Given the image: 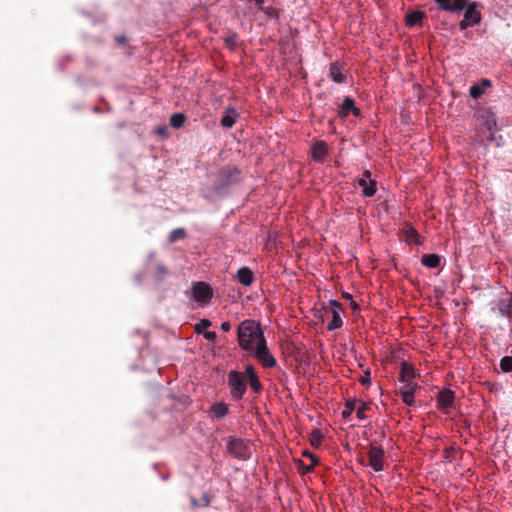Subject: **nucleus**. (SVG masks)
<instances>
[{
  "mask_svg": "<svg viewBox=\"0 0 512 512\" xmlns=\"http://www.w3.org/2000/svg\"><path fill=\"white\" fill-rule=\"evenodd\" d=\"M441 10L460 14L466 9L463 19L459 23L460 30H466L481 22L480 5L477 2H469V0H434Z\"/></svg>",
  "mask_w": 512,
  "mask_h": 512,
  "instance_id": "1",
  "label": "nucleus"
},
{
  "mask_svg": "<svg viewBox=\"0 0 512 512\" xmlns=\"http://www.w3.org/2000/svg\"><path fill=\"white\" fill-rule=\"evenodd\" d=\"M239 346L248 352H252L256 345L266 340L260 324L254 320L242 321L237 330Z\"/></svg>",
  "mask_w": 512,
  "mask_h": 512,
  "instance_id": "2",
  "label": "nucleus"
},
{
  "mask_svg": "<svg viewBox=\"0 0 512 512\" xmlns=\"http://www.w3.org/2000/svg\"><path fill=\"white\" fill-rule=\"evenodd\" d=\"M241 171L235 166L227 165L218 170L214 188L222 190L240 181Z\"/></svg>",
  "mask_w": 512,
  "mask_h": 512,
  "instance_id": "3",
  "label": "nucleus"
},
{
  "mask_svg": "<svg viewBox=\"0 0 512 512\" xmlns=\"http://www.w3.org/2000/svg\"><path fill=\"white\" fill-rule=\"evenodd\" d=\"M230 394L234 400H241L246 392L247 383L243 373L232 370L228 374Z\"/></svg>",
  "mask_w": 512,
  "mask_h": 512,
  "instance_id": "4",
  "label": "nucleus"
},
{
  "mask_svg": "<svg viewBox=\"0 0 512 512\" xmlns=\"http://www.w3.org/2000/svg\"><path fill=\"white\" fill-rule=\"evenodd\" d=\"M227 450L233 457L242 460L248 459L251 455L249 445L241 438L229 437Z\"/></svg>",
  "mask_w": 512,
  "mask_h": 512,
  "instance_id": "5",
  "label": "nucleus"
},
{
  "mask_svg": "<svg viewBox=\"0 0 512 512\" xmlns=\"http://www.w3.org/2000/svg\"><path fill=\"white\" fill-rule=\"evenodd\" d=\"M253 352V356L261 363L265 368H273L276 366V359L270 353L266 340H263L259 345H256Z\"/></svg>",
  "mask_w": 512,
  "mask_h": 512,
  "instance_id": "6",
  "label": "nucleus"
},
{
  "mask_svg": "<svg viewBox=\"0 0 512 512\" xmlns=\"http://www.w3.org/2000/svg\"><path fill=\"white\" fill-rule=\"evenodd\" d=\"M384 456L385 452L381 446L370 445L367 453L368 463L375 472L384 470Z\"/></svg>",
  "mask_w": 512,
  "mask_h": 512,
  "instance_id": "7",
  "label": "nucleus"
},
{
  "mask_svg": "<svg viewBox=\"0 0 512 512\" xmlns=\"http://www.w3.org/2000/svg\"><path fill=\"white\" fill-rule=\"evenodd\" d=\"M416 370L413 365L406 361L401 362L399 380L403 383L401 389H405L408 385L413 389H417L418 385L414 382Z\"/></svg>",
  "mask_w": 512,
  "mask_h": 512,
  "instance_id": "8",
  "label": "nucleus"
},
{
  "mask_svg": "<svg viewBox=\"0 0 512 512\" xmlns=\"http://www.w3.org/2000/svg\"><path fill=\"white\" fill-rule=\"evenodd\" d=\"M329 305L331 308L332 320L327 324V330L333 331L341 328L343 325L341 313L344 312V308L343 305L336 300H330Z\"/></svg>",
  "mask_w": 512,
  "mask_h": 512,
  "instance_id": "9",
  "label": "nucleus"
},
{
  "mask_svg": "<svg viewBox=\"0 0 512 512\" xmlns=\"http://www.w3.org/2000/svg\"><path fill=\"white\" fill-rule=\"evenodd\" d=\"M193 297L197 302H209L213 296L211 287L204 282H197L193 285Z\"/></svg>",
  "mask_w": 512,
  "mask_h": 512,
  "instance_id": "10",
  "label": "nucleus"
},
{
  "mask_svg": "<svg viewBox=\"0 0 512 512\" xmlns=\"http://www.w3.org/2000/svg\"><path fill=\"white\" fill-rule=\"evenodd\" d=\"M328 153V145L325 141H316L311 147V156L315 162L322 163Z\"/></svg>",
  "mask_w": 512,
  "mask_h": 512,
  "instance_id": "11",
  "label": "nucleus"
},
{
  "mask_svg": "<svg viewBox=\"0 0 512 512\" xmlns=\"http://www.w3.org/2000/svg\"><path fill=\"white\" fill-rule=\"evenodd\" d=\"M497 309L501 316L512 317V295L502 294L496 302Z\"/></svg>",
  "mask_w": 512,
  "mask_h": 512,
  "instance_id": "12",
  "label": "nucleus"
},
{
  "mask_svg": "<svg viewBox=\"0 0 512 512\" xmlns=\"http://www.w3.org/2000/svg\"><path fill=\"white\" fill-rule=\"evenodd\" d=\"M349 113H352L354 116L358 117L361 114V111L359 108L355 106V101L351 97H345L343 99V102L340 106V110L338 112V115L341 118H345L348 116Z\"/></svg>",
  "mask_w": 512,
  "mask_h": 512,
  "instance_id": "13",
  "label": "nucleus"
},
{
  "mask_svg": "<svg viewBox=\"0 0 512 512\" xmlns=\"http://www.w3.org/2000/svg\"><path fill=\"white\" fill-rule=\"evenodd\" d=\"M455 399L454 392L450 389H444L439 392L437 403L438 408L442 410H448L453 406Z\"/></svg>",
  "mask_w": 512,
  "mask_h": 512,
  "instance_id": "14",
  "label": "nucleus"
},
{
  "mask_svg": "<svg viewBox=\"0 0 512 512\" xmlns=\"http://www.w3.org/2000/svg\"><path fill=\"white\" fill-rule=\"evenodd\" d=\"M239 117L238 112L236 109L232 107H228L224 111V115L221 119V125L224 128H231L236 123L237 118Z\"/></svg>",
  "mask_w": 512,
  "mask_h": 512,
  "instance_id": "15",
  "label": "nucleus"
},
{
  "mask_svg": "<svg viewBox=\"0 0 512 512\" xmlns=\"http://www.w3.org/2000/svg\"><path fill=\"white\" fill-rule=\"evenodd\" d=\"M358 185L362 188V194L365 197H372L376 193V181L366 178H360L358 180Z\"/></svg>",
  "mask_w": 512,
  "mask_h": 512,
  "instance_id": "16",
  "label": "nucleus"
},
{
  "mask_svg": "<svg viewBox=\"0 0 512 512\" xmlns=\"http://www.w3.org/2000/svg\"><path fill=\"white\" fill-rule=\"evenodd\" d=\"M237 280L244 286H250L254 281V274L248 267H241L237 272Z\"/></svg>",
  "mask_w": 512,
  "mask_h": 512,
  "instance_id": "17",
  "label": "nucleus"
},
{
  "mask_svg": "<svg viewBox=\"0 0 512 512\" xmlns=\"http://www.w3.org/2000/svg\"><path fill=\"white\" fill-rule=\"evenodd\" d=\"M440 262L441 257L438 254H425L421 258V263L428 268H437Z\"/></svg>",
  "mask_w": 512,
  "mask_h": 512,
  "instance_id": "18",
  "label": "nucleus"
},
{
  "mask_svg": "<svg viewBox=\"0 0 512 512\" xmlns=\"http://www.w3.org/2000/svg\"><path fill=\"white\" fill-rule=\"evenodd\" d=\"M425 17V13L419 10L412 11L406 15V25L407 26H415L421 23L422 19Z\"/></svg>",
  "mask_w": 512,
  "mask_h": 512,
  "instance_id": "19",
  "label": "nucleus"
},
{
  "mask_svg": "<svg viewBox=\"0 0 512 512\" xmlns=\"http://www.w3.org/2000/svg\"><path fill=\"white\" fill-rule=\"evenodd\" d=\"M416 389H413L412 386H407L405 389H400L399 393L401 395L402 401L408 405L412 406L415 403L414 393Z\"/></svg>",
  "mask_w": 512,
  "mask_h": 512,
  "instance_id": "20",
  "label": "nucleus"
},
{
  "mask_svg": "<svg viewBox=\"0 0 512 512\" xmlns=\"http://www.w3.org/2000/svg\"><path fill=\"white\" fill-rule=\"evenodd\" d=\"M329 76L336 83L345 82V76L337 63H331L329 68Z\"/></svg>",
  "mask_w": 512,
  "mask_h": 512,
  "instance_id": "21",
  "label": "nucleus"
},
{
  "mask_svg": "<svg viewBox=\"0 0 512 512\" xmlns=\"http://www.w3.org/2000/svg\"><path fill=\"white\" fill-rule=\"evenodd\" d=\"M211 412L217 418H223L228 414V406L223 402L215 403L211 406Z\"/></svg>",
  "mask_w": 512,
  "mask_h": 512,
  "instance_id": "22",
  "label": "nucleus"
},
{
  "mask_svg": "<svg viewBox=\"0 0 512 512\" xmlns=\"http://www.w3.org/2000/svg\"><path fill=\"white\" fill-rule=\"evenodd\" d=\"M185 120L186 117L182 113H175L171 115L169 123L173 128L178 129L183 126Z\"/></svg>",
  "mask_w": 512,
  "mask_h": 512,
  "instance_id": "23",
  "label": "nucleus"
},
{
  "mask_svg": "<svg viewBox=\"0 0 512 512\" xmlns=\"http://www.w3.org/2000/svg\"><path fill=\"white\" fill-rule=\"evenodd\" d=\"M186 236V231L183 228H177L171 231L169 235V240L171 243L176 242L178 240L184 239Z\"/></svg>",
  "mask_w": 512,
  "mask_h": 512,
  "instance_id": "24",
  "label": "nucleus"
},
{
  "mask_svg": "<svg viewBox=\"0 0 512 512\" xmlns=\"http://www.w3.org/2000/svg\"><path fill=\"white\" fill-rule=\"evenodd\" d=\"M322 442V434L319 430L314 429L310 433V443L314 447H318L321 445Z\"/></svg>",
  "mask_w": 512,
  "mask_h": 512,
  "instance_id": "25",
  "label": "nucleus"
},
{
  "mask_svg": "<svg viewBox=\"0 0 512 512\" xmlns=\"http://www.w3.org/2000/svg\"><path fill=\"white\" fill-rule=\"evenodd\" d=\"M247 380H248L249 385H250V387H251L253 392L259 393V392L262 391L263 386H262V384H261V382H260V380H259L257 375L254 376V377H251V378H249Z\"/></svg>",
  "mask_w": 512,
  "mask_h": 512,
  "instance_id": "26",
  "label": "nucleus"
},
{
  "mask_svg": "<svg viewBox=\"0 0 512 512\" xmlns=\"http://www.w3.org/2000/svg\"><path fill=\"white\" fill-rule=\"evenodd\" d=\"M500 368L503 372L512 371V356H505L500 360Z\"/></svg>",
  "mask_w": 512,
  "mask_h": 512,
  "instance_id": "27",
  "label": "nucleus"
},
{
  "mask_svg": "<svg viewBox=\"0 0 512 512\" xmlns=\"http://www.w3.org/2000/svg\"><path fill=\"white\" fill-rule=\"evenodd\" d=\"M484 91L482 85L476 84L470 87L469 94L473 99H478L484 94Z\"/></svg>",
  "mask_w": 512,
  "mask_h": 512,
  "instance_id": "28",
  "label": "nucleus"
},
{
  "mask_svg": "<svg viewBox=\"0 0 512 512\" xmlns=\"http://www.w3.org/2000/svg\"><path fill=\"white\" fill-rule=\"evenodd\" d=\"M356 400L348 401L345 405L344 410L341 412V415L344 419H347L351 416L352 412L355 410Z\"/></svg>",
  "mask_w": 512,
  "mask_h": 512,
  "instance_id": "29",
  "label": "nucleus"
},
{
  "mask_svg": "<svg viewBox=\"0 0 512 512\" xmlns=\"http://www.w3.org/2000/svg\"><path fill=\"white\" fill-rule=\"evenodd\" d=\"M211 321L209 319H201L196 325H195V332L198 334H201L211 326Z\"/></svg>",
  "mask_w": 512,
  "mask_h": 512,
  "instance_id": "30",
  "label": "nucleus"
},
{
  "mask_svg": "<svg viewBox=\"0 0 512 512\" xmlns=\"http://www.w3.org/2000/svg\"><path fill=\"white\" fill-rule=\"evenodd\" d=\"M407 240L409 242H413L414 244H419L418 238L419 233L414 228H409L406 232Z\"/></svg>",
  "mask_w": 512,
  "mask_h": 512,
  "instance_id": "31",
  "label": "nucleus"
},
{
  "mask_svg": "<svg viewBox=\"0 0 512 512\" xmlns=\"http://www.w3.org/2000/svg\"><path fill=\"white\" fill-rule=\"evenodd\" d=\"M369 409V406L367 403L362 402L357 408H356V415L359 419L363 420L366 419L367 416L365 412Z\"/></svg>",
  "mask_w": 512,
  "mask_h": 512,
  "instance_id": "32",
  "label": "nucleus"
},
{
  "mask_svg": "<svg viewBox=\"0 0 512 512\" xmlns=\"http://www.w3.org/2000/svg\"><path fill=\"white\" fill-rule=\"evenodd\" d=\"M315 465H306L302 460L298 461V471L300 474H307L313 471Z\"/></svg>",
  "mask_w": 512,
  "mask_h": 512,
  "instance_id": "33",
  "label": "nucleus"
},
{
  "mask_svg": "<svg viewBox=\"0 0 512 512\" xmlns=\"http://www.w3.org/2000/svg\"><path fill=\"white\" fill-rule=\"evenodd\" d=\"M485 125H486V128L492 133L493 131L496 130V127H497L496 119L494 117H489L486 120ZM490 140L491 141L493 140V135L492 134H491Z\"/></svg>",
  "mask_w": 512,
  "mask_h": 512,
  "instance_id": "34",
  "label": "nucleus"
},
{
  "mask_svg": "<svg viewBox=\"0 0 512 512\" xmlns=\"http://www.w3.org/2000/svg\"><path fill=\"white\" fill-rule=\"evenodd\" d=\"M225 44L230 49L236 48V46L238 45V37H237V35L234 34V35H231V36L225 38Z\"/></svg>",
  "mask_w": 512,
  "mask_h": 512,
  "instance_id": "35",
  "label": "nucleus"
},
{
  "mask_svg": "<svg viewBox=\"0 0 512 512\" xmlns=\"http://www.w3.org/2000/svg\"><path fill=\"white\" fill-rule=\"evenodd\" d=\"M359 381L362 385H370L371 384L370 371L366 370L364 372V374L360 377Z\"/></svg>",
  "mask_w": 512,
  "mask_h": 512,
  "instance_id": "36",
  "label": "nucleus"
},
{
  "mask_svg": "<svg viewBox=\"0 0 512 512\" xmlns=\"http://www.w3.org/2000/svg\"><path fill=\"white\" fill-rule=\"evenodd\" d=\"M243 374L245 376V379L246 378L249 379V378L254 377V376L257 375L256 372H255V369H254V367L252 365H247L245 367V372Z\"/></svg>",
  "mask_w": 512,
  "mask_h": 512,
  "instance_id": "37",
  "label": "nucleus"
},
{
  "mask_svg": "<svg viewBox=\"0 0 512 512\" xmlns=\"http://www.w3.org/2000/svg\"><path fill=\"white\" fill-rule=\"evenodd\" d=\"M455 452H456V449L453 446L445 448V450H444V457H445V459L452 460L453 455H454Z\"/></svg>",
  "mask_w": 512,
  "mask_h": 512,
  "instance_id": "38",
  "label": "nucleus"
},
{
  "mask_svg": "<svg viewBox=\"0 0 512 512\" xmlns=\"http://www.w3.org/2000/svg\"><path fill=\"white\" fill-rule=\"evenodd\" d=\"M303 456L311 459V462L313 465L318 464V457L316 455H314L313 453L309 452L308 450L303 451Z\"/></svg>",
  "mask_w": 512,
  "mask_h": 512,
  "instance_id": "39",
  "label": "nucleus"
},
{
  "mask_svg": "<svg viewBox=\"0 0 512 512\" xmlns=\"http://www.w3.org/2000/svg\"><path fill=\"white\" fill-rule=\"evenodd\" d=\"M204 338L210 342H214L217 338V335L213 331H207L204 333Z\"/></svg>",
  "mask_w": 512,
  "mask_h": 512,
  "instance_id": "40",
  "label": "nucleus"
},
{
  "mask_svg": "<svg viewBox=\"0 0 512 512\" xmlns=\"http://www.w3.org/2000/svg\"><path fill=\"white\" fill-rule=\"evenodd\" d=\"M157 273L160 275V276H164L167 274V269L164 265L162 264H159L157 266Z\"/></svg>",
  "mask_w": 512,
  "mask_h": 512,
  "instance_id": "41",
  "label": "nucleus"
},
{
  "mask_svg": "<svg viewBox=\"0 0 512 512\" xmlns=\"http://www.w3.org/2000/svg\"><path fill=\"white\" fill-rule=\"evenodd\" d=\"M230 329H231V324H230V322L225 321V322H223V323L221 324V330H222L223 332H229V331H230Z\"/></svg>",
  "mask_w": 512,
  "mask_h": 512,
  "instance_id": "42",
  "label": "nucleus"
},
{
  "mask_svg": "<svg viewBox=\"0 0 512 512\" xmlns=\"http://www.w3.org/2000/svg\"><path fill=\"white\" fill-rule=\"evenodd\" d=\"M258 9L263 10L264 0H253Z\"/></svg>",
  "mask_w": 512,
  "mask_h": 512,
  "instance_id": "43",
  "label": "nucleus"
},
{
  "mask_svg": "<svg viewBox=\"0 0 512 512\" xmlns=\"http://www.w3.org/2000/svg\"><path fill=\"white\" fill-rule=\"evenodd\" d=\"M479 85H482V87L485 89L491 85V82L488 79H483Z\"/></svg>",
  "mask_w": 512,
  "mask_h": 512,
  "instance_id": "44",
  "label": "nucleus"
},
{
  "mask_svg": "<svg viewBox=\"0 0 512 512\" xmlns=\"http://www.w3.org/2000/svg\"><path fill=\"white\" fill-rule=\"evenodd\" d=\"M362 178H366L367 180L371 179V172L369 170H365Z\"/></svg>",
  "mask_w": 512,
  "mask_h": 512,
  "instance_id": "45",
  "label": "nucleus"
},
{
  "mask_svg": "<svg viewBox=\"0 0 512 512\" xmlns=\"http://www.w3.org/2000/svg\"><path fill=\"white\" fill-rule=\"evenodd\" d=\"M117 41H118L120 44H124V43H125V41H126V39H125V37H124V36H121V37H118V38H117Z\"/></svg>",
  "mask_w": 512,
  "mask_h": 512,
  "instance_id": "46",
  "label": "nucleus"
},
{
  "mask_svg": "<svg viewBox=\"0 0 512 512\" xmlns=\"http://www.w3.org/2000/svg\"><path fill=\"white\" fill-rule=\"evenodd\" d=\"M351 306L353 307V309H358L357 303L353 300H351Z\"/></svg>",
  "mask_w": 512,
  "mask_h": 512,
  "instance_id": "47",
  "label": "nucleus"
},
{
  "mask_svg": "<svg viewBox=\"0 0 512 512\" xmlns=\"http://www.w3.org/2000/svg\"><path fill=\"white\" fill-rule=\"evenodd\" d=\"M191 503H192V505H193L194 507H196V506L198 505V503H197V501H196V499H195V498H192V499H191Z\"/></svg>",
  "mask_w": 512,
  "mask_h": 512,
  "instance_id": "48",
  "label": "nucleus"
},
{
  "mask_svg": "<svg viewBox=\"0 0 512 512\" xmlns=\"http://www.w3.org/2000/svg\"><path fill=\"white\" fill-rule=\"evenodd\" d=\"M344 297H345L346 299L352 300V296H351L350 294H344Z\"/></svg>",
  "mask_w": 512,
  "mask_h": 512,
  "instance_id": "49",
  "label": "nucleus"
},
{
  "mask_svg": "<svg viewBox=\"0 0 512 512\" xmlns=\"http://www.w3.org/2000/svg\"><path fill=\"white\" fill-rule=\"evenodd\" d=\"M204 500H205L204 505H208L209 504V499L207 497H205Z\"/></svg>",
  "mask_w": 512,
  "mask_h": 512,
  "instance_id": "50",
  "label": "nucleus"
}]
</instances>
